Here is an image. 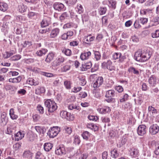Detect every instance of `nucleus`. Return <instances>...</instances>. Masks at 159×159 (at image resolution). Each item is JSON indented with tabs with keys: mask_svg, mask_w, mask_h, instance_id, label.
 <instances>
[{
	"mask_svg": "<svg viewBox=\"0 0 159 159\" xmlns=\"http://www.w3.org/2000/svg\"><path fill=\"white\" fill-rule=\"evenodd\" d=\"M153 0H149L146 2L145 5L146 6L148 7L153 4Z\"/></svg>",
	"mask_w": 159,
	"mask_h": 159,
	"instance_id": "63",
	"label": "nucleus"
},
{
	"mask_svg": "<svg viewBox=\"0 0 159 159\" xmlns=\"http://www.w3.org/2000/svg\"><path fill=\"white\" fill-rule=\"evenodd\" d=\"M54 54L52 52H49L47 56L45 61L47 63H50L53 59Z\"/></svg>",
	"mask_w": 159,
	"mask_h": 159,
	"instance_id": "20",
	"label": "nucleus"
},
{
	"mask_svg": "<svg viewBox=\"0 0 159 159\" xmlns=\"http://www.w3.org/2000/svg\"><path fill=\"white\" fill-rule=\"evenodd\" d=\"M127 141V139L125 138L123 139L121 141V142H119L117 144V146L118 147L120 148L122 146L125 144Z\"/></svg>",
	"mask_w": 159,
	"mask_h": 159,
	"instance_id": "43",
	"label": "nucleus"
},
{
	"mask_svg": "<svg viewBox=\"0 0 159 159\" xmlns=\"http://www.w3.org/2000/svg\"><path fill=\"white\" fill-rule=\"evenodd\" d=\"M128 71L129 72L133 73L134 74L138 75H139V72L138 70L133 67H130L128 70Z\"/></svg>",
	"mask_w": 159,
	"mask_h": 159,
	"instance_id": "30",
	"label": "nucleus"
},
{
	"mask_svg": "<svg viewBox=\"0 0 159 159\" xmlns=\"http://www.w3.org/2000/svg\"><path fill=\"white\" fill-rule=\"evenodd\" d=\"M60 116L63 118L66 119L68 120H72L74 119V115L66 111H63L60 112Z\"/></svg>",
	"mask_w": 159,
	"mask_h": 159,
	"instance_id": "5",
	"label": "nucleus"
},
{
	"mask_svg": "<svg viewBox=\"0 0 159 159\" xmlns=\"http://www.w3.org/2000/svg\"><path fill=\"white\" fill-rule=\"evenodd\" d=\"M8 8V6L6 3L0 2V10L4 12Z\"/></svg>",
	"mask_w": 159,
	"mask_h": 159,
	"instance_id": "25",
	"label": "nucleus"
},
{
	"mask_svg": "<svg viewBox=\"0 0 159 159\" xmlns=\"http://www.w3.org/2000/svg\"><path fill=\"white\" fill-rule=\"evenodd\" d=\"M1 125H6L7 122L6 113L4 112L2 113L1 116Z\"/></svg>",
	"mask_w": 159,
	"mask_h": 159,
	"instance_id": "22",
	"label": "nucleus"
},
{
	"mask_svg": "<svg viewBox=\"0 0 159 159\" xmlns=\"http://www.w3.org/2000/svg\"><path fill=\"white\" fill-rule=\"evenodd\" d=\"M81 18L83 24L84 22H86L89 20V17L87 14H83L81 15Z\"/></svg>",
	"mask_w": 159,
	"mask_h": 159,
	"instance_id": "38",
	"label": "nucleus"
},
{
	"mask_svg": "<svg viewBox=\"0 0 159 159\" xmlns=\"http://www.w3.org/2000/svg\"><path fill=\"white\" fill-rule=\"evenodd\" d=\"M22 156L24 158L32 159L33 153L30 150H25Z\"/></svg>",
	"mask_w": 159,
	"mask_h": 159,
	"instance_id": "15",
	"label": "nucleus"
},
{
	"mask_svg": "<svg viewBox=\"0 0 159 159\" xmlns=\"http://www.w3.org/2000/svg\"><path fill=\"white\" fill-rule=\"evenodd\" d=\"M13 55V53L11 52H6V54L3 55V57L5 59Z\"/></svg>",
	"mask_w": 159,
	"mask_h": 159,
	"instance_id": "53",
	"label": "nucleus"
},
{
	"mask_svg": "<svg viewBox=\"0 0 159 159\" xmlns=\"http://www.w3.org/2000/svg\"><path fill=\"white\" fill-rule=\"evenodd\" d=\"M45 92V89L43 87H39L35 90V93L37 94H40L44 93Z\"/></svg>",
	"mask_w": 159,
	"mask_h": 159,
	"instance_id": "27",
	"label": "nucleus"
},
{
	"mask_svg": "<svg viewBox=\"0 0 159 159\" xmlns=\"http://www.w3.org/2000/svg\"><path fill=\"white\" fill-rule=\"evenodd\" d=\"M143 156L145 159H150L151 156V153L149 151H147L143 154Z\"/></svg>",
	"mask_w": 159,
	"mask_h": 159,
	"instance_id": "54",
	"label": "nucleus"
},
{
	"mask_svg": "<svg viewBox=\"0 0 159 159\" xmlns=\"http://www.w3.org/2000/svg\"><path fill=\"white\" fill-rule=\"evenodd\" d=\"M157 143L154 140L152 141L149 143V147L150 148H152L153 147H156Z\"/></svg>",
	"mask_w": 159,
	"mask_h": 159,
	"instance_id": "56",
	"label": "nucleus"
},
{
	"mask_svg": "<svg viewBox=\"0 0 159 159\" xmlns=\"http://www.w3.org/2000/svg\"><path fill=\"white\" fill-rule=\"evenodd\" d=\"M50 20V18L48 17H45L41 22V27H44L48 26L49 24Z\"/></svg>",
	"mask_w": 159,
	"mask_h": 159,
	"instance_id": "14",
	"label": "nucleus"
},
{
	"mask_svg": "<svg viewBox=\"0 0 159 159\" xmlns=\"http://www.w3.org/2000/svg\"><path fill=\"white\" fill-rule=\"evenodd\" d=\"M55 153L58 155H61L65 154L66 151L65 146L62 145L58 146L55 150Z\"/></svg>",
	"mask_w": 159,
	"mask_h": 159,
	"instance_id": "6",
	"label": "nucleus"
},
{
	"mask_svg": "<svg viewBox=\"0 0 159 159\" xmlns=\"http://www.w3.org/2000/svg\"><path fill=\"white\" fill-rule=\"evenodd\" d=\"M137 133L139 135L143 136L146 133V127L145 125H139L137 129Z\"/></svg>",
	"mask_w": 159,
	"mask_h": 159,
	"instance_id": "8",
	"label": "nucleus"
},
{
	"mask_svg": "<svg viewBox=\"0 0 159 159\" xmlns=\"http://www.w3.org/2000/svg\"><path fill=\"white\" fill-rule=\"evenodd\" d=\"M150 52L147 50L139 51L135 52L134 58L137 61L142 62L149 59L151 56Z\"/></svg>",
	"mask_w": 159,
	"mask_h": 159,
	"instance_id": "1",
	"label": "nucleus"
},
{
	"mask_svg": "<svg viewBox=\"0 0 159 159\" xmlns=\"http://www.w3.org/2000/svg\"><path fill=\"white\" fill-rule=\"evenodd\" d=\"M47 50L45 49H42L41 50L37 51L36 54L39 56H41L43 55H44L47 52Z\"/></svg>",
	"mask_w": 159,
	"mask_h": 159,
	"instance_id": "31",
	"label": "nucleus"
},
{
	"mask_svg": "<svg viewBox=\"0 0 159 159\" xmlns=\"http://www.w3.org/2000/svg\"><path fill=\"white\" fill-rule=\"evenodd\" d=\"M115 91L113 90H110L106 91L105 97L108 98L106 99V101L108 102H116L115 99L112 98L115 96Z\"/></svg>",
	"mask_w": 159,
	"mask_h": 159,
	"instance_id": "3",
	"label": "nucleus"
},
{
	"mask_svg": "<svg viewBox=\"0 0 159 159\" xmlns=\"http://www.w3.org/2000/svg\"><path fill=\"white\" fill-rule=\"evenodd\" d=\"M27 81L29 84L31 85H38L39 83L38 81H35L34 79L30 78L28 79Z\"/></svg>",
	"mask_w": 159,
	"mask_h": 159,
	"instance_id": "29",
	"label": "nucleus"
},
{
	"mask_svg": "<svg viewBox=\"0 0 159 159\" xmlns=\"http://www.w3.org/2000/svg\"><path fill=\"white\" fill-rule=\"evenodd\" d=\"M94 54L95 56V58L96 59V60L97 61L99 60L100 59L101 57L100 52L98 51H94Z\"/></svg>",
	"mask_w": 159,
	"mask_h": 159,
	"instance_id": "37",
	"label": "nucleus"
},
{
	"mask_svg": "<svg viewBox=\"0 0 159 159\" xmlns=\"http://www.w3.org/2000/svg\"><path fill=\"white\" fill-rule=\"evenodd\" d=\"M91 55V53L89 51L81 53L80 56V57L82 60L86 59L88 58V57L90 56Z\"/></svg>",
	"mask_w": 159,
	"mask_h": 159,
	"instance_id": "26",
	"label": "nucleus"
},
{
	"mask_svg": "<svg viewBox=\"0 0 159 159\" xmlns=\"http://www.w3.org/2000/svg\"><path fill=\"white\" fill-rule=\"evenodd\" d=\"M111 157L114 158H116L119 156V153L116 149H114L111 151Z\"/></svg>",
	"mask_w": 159,
	"mask_h": 159,
	"instance_id": "32",
	"label": "nucleus"
},
{
	"mask_svg": "<svg viewBox=\"0 0 159 159\" xmlns=\"http://www.w3.org/2000/svg\"><path fill=\"white\" fill-rule=\"evenodd\" d=\"M98 111L99 112L102 114L110 112L111 110L109 107L107 106H105L102 108H98Z\"/></svg>",
	"mask_w": 159,
	"mask_h": 159,
	"instance_id": "18",
	"label": "nucleus"
},
{
	"mask_svg": "<svg viewBox=\"0 0 159 159\" xmlns=\"http://www.w3.org/2000/svg\"><path fill=\"white\" fill-rule=\"evenodd\" d=\"M35 129L39 134H44L46 131V129L44 127L36 126L35 127Z\"/></svg>",
	"mask_w": 159,
	"mask_h": 159,
	"instance_id": "23",
	"label": "nucleus"
},
{
	"mask_svg": "<svg viewBox=\"0 0 159 159\" xmlns=\"http://www.w3.org/2000/svg\"><path fill=\"white\" fill-rule=\"evenodd\" d=\"M126 59V57L125 55L124 54L122 55L121 54V56L119 57V59L118 60V61L120 63H121L124 61V60Z\"/></svg>",
	"mask_w": 159,
	"mask_h": 159,
	"instance_id": "58",
	"label": "nucleus"
},
{
	"mask_svg": "<svg viewBox=\"0 0 159 159\" xmlns=\"http://www.w3.org/2000/svg\"><path fill=\"white\" fill-rule=\"evenodd\" d=\"M115 89L116 90L118 91L119 93H121L123 90V89L122 87L120 85L116 86Z\"/></svg>",
	"mask_w": 159,
	"mask_h": 159,
	"instance_id": "62",
	"label": "nucleus"
},
{
	"mask_svg": "<svg viewBox=\"0 0 159 159\" xmlns=\"http://www.w3.org/2000/svg\"><path fill=\"white\" fill-rule=\"evenodd\" d=\"M70 66L68 65H66L64 66L62 68H61L62 71L64 72H66L67 71L69 70L70 69Z\"/></svg>",
	"mask_w": 159,
	"mask_h": 159,
	"instance_id": "64",
	"label": "nucleus"
},
{
	"mask_svg": "<svg viewBox=\"0 0 159 159\" xmlns=\"http://www.w3.org/2000/svg\"><path fill=\"white\" fill-rule=\"evenodd\" d=\"M50 30L49 28L46 29H40L39 30V32L42 34H45L48 32H49Z\"/></svg>",
	"mask_w": 159,
	"mask_h": 159,
	"instance_id": "60",
	"label": "nucleus"
},
{
	"mask_svg": "<svg viewBox=\"0 0 159 159\" xmlns=\"http://www.w3.org/2000/svg\"><path fill=\"white\" fill-rule=\"evenodd\" d=\"M21 144V142L16 143L13 145V147L16 150L20 148Z\"/></svg>",
	"mask_w": 159,
	"mask_h": 159,
	"instance_id": "47",
	"label": "nucleus"
},
{
	"mask_svg": "<svg viewBox=\"0 0 159 159\" xmlns=\"http://www.w3.org/2000/svg\"><path fill=\"white\" fill-rule=\"evenodd\" d=\"M37 14V13L30 11L28 13V16L29 18H31L35 16L36 17Z\"/></svg>",
	"mask_w": 159,
	"mask_h": 159,
	"instance_id": "44",
	"label": "nucleus"
},
{
	"mask_svg": "<svg viewBox=\"0 0 159 159\" xmlns=\"http://www.w3.org/2000/svg\"><path fill=\"white\" fill-rule=\"evenodd\" d=\"M103 82V78L102 77L100 76L94 81L92 86L94 88H97L101 85Z\"/></svg>",
	"mask_w": 159,
	"mask_h": 159,
	"instance_id": "9",
	"label": "nucleus"
},
{
	"mask_svg": "<svg viewBox=\"0 0 159 159\" xmlns=\"http://www.w3.org/2000/svg\"><path fill=\"white\" fill-rule=\"evenodd\" d=\"M159 130V127L157 124L151 125L149 129V132L152 134L154 135L157 133Z\"/></svg>",
	"mask_w": 159,
	"mask_h": 159,
	"instance_id": "11",
	"label": "nucleus"
},
{
	"mask_svg": "<svg viewBox=\"0 0 159 159\" xmlns=\"http://www.w3.org/2000/svg\"><path fill=\"white\" fill-rule=\"evenodd\" d=\"M24 132H21L19 131L16 134H15V140L16 141H18L21 139L24 136L25 133Z\"/></svg>",
	"mask_w": 159,
	"mask_h": 159,
	"instance_id": "21",
	"label": "nucleus"
},
{
	"mask_svg": "<svg viewBox=\"0 0 159 159\" xmlns=\"http://www.w3.org/2000/svg\"><path fill=\"white\" fill-rule=\"evenodd\" d=\"M24 48L29 47L32 45L31 41H25L22 44Z\"/></svg>",
	"mask_w": 159,
	"mask_h": 159,
	"instance_id": "42",
	"label": "nucleus"
},
{
	"mask_svg": "<svg viewBox=\"0 0 159 159\" xmlns=\"http://www.w3.org/2000/svg\"><path fill=\"white\" fill-rule=\"evenodd\" d=\"M148 82L150 84V86H155L157 83L156 77L154 75H152L149 78Z\"/></svg>",
	"mask_w": 159,
	"mask_h": 159,
	"instance_id": "12",
	"label": "nucleus"
},
{
	"mask_svg": "<svg viewBox=\"0 0 159 159\" xmlns=\"http://www.w3.org/2000/svg\"><path fill=\"white\" fill-rule=\"evenodd\" d=\"M68 108L70 110L75 109L77 110H80V108L79 106H77L74 104H70Z\"/></svg>",
	"mask_w": 159,
	"mask_h": 159,
	"instance_id": "39",
	"label": "nucleus"
},
{
	"mask_svg": "<svg viewBox=\"0 0 159 159\" xmlns=\"http://www.w3.org/2000/svg\"><path fill=\"white\" fill-rule=\"evenodd\" d=\"M60 32V29L58 28H55L52 29L51 32L50 37L51 38L56 37Z\"/></svg>",
	"mask_w": 159,
	"mask_h": 159,
	"instance_id": "13",
	"label": "nucleus"
},
{
	"mask_svg": "<svg viewBox=\"0 0 159 159\" xmlns=\"http://www.w3.org/2000/svg\"><path fill=\"white\" fill-rule=\"evenodd\" d=\"M62 52L63 53L68 56L70 55L71 53V51L69 49H63Z\"/></svg>",
	"mask_w": 159,
	"mask_h": 159,
	"instance_id": "40",
	"label": "nucleus"
},
{
	"mask_svg": "<svg viewBox=\"0 0 159 159\" xmlns=\"http://www.w3.org/2000/svg\"><path fill=\"white\" fill-rule=\"evenodd\" d=\"M95 37L92 36L91 37H89V36H87L85 38L84 40L86 41L85 43H88L89 42L93 41Z\"/></svg>",
	"mask_w": 159,
	"mask_h": 159,
	"instance_id": "41",
	"label": "nucleus"
},
{
	"mask_svg": "<svg viewBox=\"0 0 159 159\" xmlns=\"http://www.w3.org/2000/svg\"><path fill=\"white\" fill-rule=\"evenodd\" d=\"M148 110L149 112H151L152 115L157 114V110L151 106L148 107Z\"/></svg>",
	"mask_w": 159,
	"mask_h": 159,
	"instance_id": "36",
	"label": "nucleus"
},
{
	"mask_svg": "<svg viewBox=\"0 0 159 159\" xmlns=\"http://www.w3.org/2000/svg\"><path fill=\"white\" fill-rule=\"evenodd\" d=\"M76 11L79 14L83 13L84 9L82 5L80 4H78L76 7Z\"/></svg>",
	"mask_w": 159,
	"mask_h": 159,
	"instance_id": "34",
	"label": "nucleus"
},
{
	"mask_svg": "<svg viewBox=\"0 0 159 159\" xmlns=\"http://www.w3.org/2000/svg\"><path fill=\"white\" fill-rule=\"evenodd\" d=\"M74 33L73 31H67L66 33H64L61 36V38L63 40H66L68 38L73 36Z\"/></svg>",
	"mask_w": 159,
	"mask_h": 159,
	"instance_id": "17",
	"label": "nucleus"
},
{
	"mask_svg": "<svg viewBox=\"0 0 159 159\" xmlns=\"http://www.w3.org/2000/svg\"><path fill=\"white\" fill-rule=\"evenodd\" d=\"M64 84L66 89H70L71 88L70 81L67 80L65 81L64 82Z\"/></svg>",
	"mask_w": 159,
	"mask_h": 159,
	"instance_id": "45",
	"label": "nucleus"
},
{
	"mask_svg": "<svg viewBox=\"0 0 159 159\" xmlns=\"http://www.w3.org/2000/svg\"><path fill=\"white\" fill-rule=\"evenodd\" d=\"M154 152L156 155H159V143H157V145H156Z\"/></svg>",
	"mask_w": 159,
	"mask_h": 159,
	"instance_id": "59",
	"label": "nucleus"
},
{
	"mask_svg": "<svg viewBox=\"0 0 159 159\" xmlns=\"http://www.w3.org/2000/svg\"><path fill=\"white\" fill-rule=\"evenodd\" d=\"M130 154L133 157L135 158L139 155V150L136 148H131L129 150Z\"/></svg>",
	"mask_w": 159,
	"mask_h": 159,
	"instance_id": "19",
	"label": "nucleus"
},
{
	"mask_svg": "<svg viewBox=\"0 0 159 159\" xmlns=\"http://www.w3.org/2000/svg\"><path fill=\"white\" fill-rule=\"evenodd\" d=\"M88 118L90 120H92L95 121H96L98 119L97 116H88Z\"/></svg>",
	"mask_w": 159,
	"mask_h": 159,
	"instance_id": "57",
	"label": "nucleus"
},
{
	"mask_svg": "<svg viewBox=\"0 0 159 159\" xmlns=\"http://www.w3.org/2000/svg\"><path fill=\"white\" fill-rule=\"evenodd\" d=\"M80 141V137L78 136H75L74 137V143L75 144H79Z\"/></svg>",
	"mask_w": 159,
	"mask_h": 159,
	"instance_id": "51",
	"label": "nucleus"
},
{
	"mask_svg": "<svg viewBox=\"0 0 159 159\" xmlns=\"http://www.w3.org/2000/svg\"><path fill=\"white\" fill-rule=\"evenodd\" d=\"M107 8L105 7H101L99 9V13L101 15L105 14L107 11Z\"/></svg>",
	"mask_w": 159,
	"mask_h": 159,
	"instance_id": "50",
	"label": "nucleus"
},
{
	"mask_svg": "<svg viewBox=\"0 0 159 159\" xmlns=\"http://www.w3.org/2000/svg\"><path fill=\"white\" fill-rule=\"evenodd\" d=\"M60 128L58 126L53 127L48 131L47 133L48 135H49L51 138H53L56 137L60 131Z\"/></svg>",
	"mask_w": 159,
	"mask_h": 159,
	"instance_id": "4",
	"label": "nucleus"
},
{
	"mask_svg": "<svg viewBox=\"0 0 159 159\" xmlns=\"http://www.w3.org/2000/svg\"><path fill=\"white\" fill-rule=\"evenodd\" d=\"M64 131L65 133H66L68 134H70L72 132V130L70 127L65 126L64 127Z\"/></svg>",
	"mask_w": 159,
	"mask_h": 159,
	"instance_id": "49",
	"label": "nucleus"
},
{
	"mask_svg": "<svg viewBox=\"0 0 159 159\" xmlns=\"http://www.w3.org/2000/svg\"><path fill=\"white\" fill-rule=\"evenodd\" d=\"M42 157V154L40 152H38L36 153L35 159H41Z\"/></svg>",
	"mask_w": 159,
	"mask_h": 159,
	"instance_id": "61",
	"label": "nucleus"
},
{
	"mask_svg": "<svg viewBox=\"0 0 159 159\" xmlns=\"http://www.w3.org/2000/svg\"><path fill=\"white\" fill-rule=\"evenodd\" d=\"M37 108L38 110L39 111V112L41 114H43L44 113V109L41 105H39L37 106Z\"/></svg>",
	"mask_w": 159,
	"mask_h": 159,
	"instance_id": "55",
	"label": "nucleus"
},
{
	"mask_svg": "<svg viewBox=\"0 0 159 159\" xmlns=\"http://www.w3.org/2000/svg\"><path fill=\"white\" fill-rule=\"evenodd\" d=\"M65 59L63 57L59 56L56 59V61L53 63L52 66L55 67H57L63 63Z\"/></svg>",
	"mask_w": 159,
	"mask_h": 159,
	"instance_id": "10",
	"label": "nucleus"
},
{
	"mask_svg": "<svg viewBox=\"0 0 159 159\" xmlns=\"http://www.w3.org/2000/svg\"><path fill=\"white\" fill-rule=\"evenodd\" d=\"M44 105L45 107L48 108V111L49 112H53L57 108L56 103L51 99L46 100L44 102Z\"/></svg>",
	"mask_w": 159,
	"mask_h": 159,
	"instance_id": "2",
	"label": "nucleus"
},
{
	"mask_svg": "<svg viewBox=\"0 0 159 159\" xmlns=\"http://www.w3.org/2000/svg\"><path fill=\"white\" fill-rule=\"evenodd\" d=\"M69 17L68 13L67 12H64L62 13L60 17V19L61 22L67 19Z\"/></svg>",
	"mask_w": 159,
	"mask_h": 159,
	"instance_id": "28",
	"label": "nucleus"
},
{
	"mask_svg": "<svg viewBox=\"0 0 159 159\" xmlns=\"http://www.w3.org/2000/svg\"><path fill=\"white\" fill-rule=\"evenodd\" d=\"M54 9L59 11H62L65 10L66 8L63 4L60 2H55L53 5Z\"/></svg>",
	"mask_w": 159,
	"mask_h": 159,
	"instance_id": "7",
	"label": "nucleus"
},
{
	"mask_svg": "<svg viewBox=\"0 0 159 159\" xmlns=\"http://www.w3.org/2000/svg\"><path fill=\"white\" fill-rule=\"evenodd\" d=\"M21 57V56L20 55H16L11 57V59L12 61H15L19 60Z\"/></svg>",
	"mask_w": 159,
	"mask_h": 159,
	"instance_id": "48",
	"label": "nucleus"
},
{
	"mask_svg": "<svg viewBox=\"0 0 159 159\" xmlns=\"http://www.w3.org/2000/svg\"><path fill=\"white\" fill-rule=\"evenodd\" d=\"M44 149L47 152H49L53 147V144L50 143H45L44 144Z\"/></svg>",
	"mask_w": 159,
	"mask_h": 159,
	"instance_id": "24",
	"label": "nucleus"
},
{
	"mask_svg": "<svg viewBox=\"0 0 159 159\" xmlns=\"http://www.w3.org/2000/svg\"><path fill=\"white\" fill-rule=\"evenodd\" d=\"M79 80L80 81V83L82 86H84L86 84V81L84 77H82L80 78Z\"/></svg>",
	"mask_w": 159,
	"mask_h": 159,
	"instance_id": "52",
	"label": "nucleus"
},
{
	"mask_svg": "<svg viewBox=\"0 0 159 159\" xmlns=\"http://www.w3.org/2000/svg\"><path fill=\"white\" fill-rule=\"evenodd\" d=\"M27 7L26 6L23 4H21L18 7V10L20 12L23 13L25 11Z\"/></svg>",
	"mask_w": 159,
	"mask_h": 159,
	"instance_id": "33",
	"label": "nucleus"
},
{
	"mask_svg": "<svg viewBox=\"0 0 159 159\" xmlns=\"http://www.w3.org/2000/svg\"><path fill=\"white\" fill-rule=\"evenodd\" d=\"M121 56V53L120 52H115L113 55V58L114 60L119 59V57Z\"/></svg>",
	"mask_w": 159,
	"mask_h": 159,
	"instance_id": "46",
	"label": "nucleus"
},
{
	"mask_svg": "<svg viewBox=\"0 0 159 159\" xmlns=\"http://www.w3.org/2000/svg\"><path fill=\"white\" fill-rule=\"evenodd\" d=\"M90 133L87 131H84L82 134V136L83 139L86 140H87L88 139L89 137L90 136Z\"/></svg>",
	"mask_w": 159,
	"mask_h": 159,
	"instance_id": "35",
	"label": "nucleus"
},
{
	"mask_svg": "<svg viewBox=\"0 0 159 159\" xmlns=\"http://www.w3.org/2000/svg\"><path fill=\"white\" fill-rule=\"evenodd\" d=\"M92 66L91 62L90 61H89L84 64H82L80 68L82 71H84L90 69L91 67Z\"/></svg>",
	"mask_w": 159,
	"mask_h": 159,
	"instance_id": "16",
	"label": "nucleus"
}]
</instances>
